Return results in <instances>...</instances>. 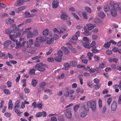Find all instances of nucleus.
Returning <instances> with one entry per match:
<instances>
[{
    "mask_svg": "<svg viewBox=\"0 0 121 121\" xmlns=\"http://www.w3.org/2000/svg\"><path fill=\"white\" fill-rule=\"evenodd\" d=\"M69 88L68 87L66 88L65 89V92H64V95L66 97H68L69 95V92L68 91L69 90Z\"/></svg>",
    "mask_w": 121,
    "mask_h": 121,
    "instance_id": "nucleus-21",
    "label": "nucleus"
},
{
    "mask_svg": "<svg viewBox=\"0 0 121 121\" xmlns=\"http://www.w3.org/2000/svg\"><path fill=\"white\" fill-rule=\"evenodd\" d=\"M8 16V14L7 13H4L1 15V17L2 18H4Z\"/></svg>",
    "mask_w": 121,
    "mask_h": 121,
    "instance_id": "nucleus-62",
    "label": "nucleus"
},
{
    "mask_svg": "<svg viewBox=\"0 0 121 121\" xmlns=\"http://www.w3.org/2000/svg\"><path fill=\"white\" fill-rule=\"evenodd\" d=\"M89 107L87 105H83L81 107V109L82 110H85L86 111H88L89 110Z\"/></svg>",
    "mask_w": 121,
    "mask_h": 121,
    "instance_id": "nucleus-28",
    "label": "nucleus"
},
{
    "mask_svg": "<svg viewBox=\"0 0 121 121\" xmlns=\"http://www.w3.org/2000/svg\"><path fill=\"white\" fill-rule=\"evenodd\" d=\"M20 101L19 100H17L16 102L14 105V109H15L18 108L20 106Z\"/></svg>",
    "mask_w": 121,
    "mask_h": 121,
    "instance_id": "nucleus-22",
    "label": "nucleus"
},
{
    "mask_svg": "<svg viewBox=\"0 0 121 121\" xmlns=\"http://www.w3.org/2000/svg\"><path fill=\"white\" fill-rule=\"evenodd\" d=\"M44 41H45L44 36L42 37L39 36L36 38L35 42H44Z\"/></svg>",
    "mask_w": 121,
    "mask_h": 121,
    "instance_id": "nucleus-10",
    "label": "nucleus"
},
{
    "mask_svg": "<svg viewBox=\"0 0 121 121\" xmlns=\"http://www.w3.org/2000/svg\"><path fill=\"white\" fill-rule=\"evenodd\" d=\"M61 18L64 20H66L67 18L68 17V15L65 13L62 12L60 16Z\"/></svg>",
    "mask_w": 121,
    "mask_h": 121,
    "instance_id": "nucleus-12",
    "label": "nucleus"
},
{
    "mask_svg": "<svg viewBox=\"0 0 121 121\" xmlns=\"http://www.w3.org/2000/svg\"><path fill=\"white\" fill-rule=\"evenodd\" d=\"M101 86V85L99 84L97 85H95L94 86V89L95 90H97Z\"/></svg>",
    "mask_w": 121,
    "mask_h": 121,
    "instance_id": "nucleus-54",
    "label": "nucleus"
},
{
    "mask_svg": "<svg viewBox=\"0 0 121 121\" xmlns=\"http://www.w3.org/2000/svg\"><path fill=\"white\" fill-rule=\"evenodd\" d=\"M66 29L64 28H61L60 29V31H59L58 34H60L64 32V31Z\"/></svg>",
    "mask_w": 121,
    "mask_h": 121,
    "instance_id": "nucleus-49",
    "label": "nucleus"
},
{
    "mask_svg": "<svg viewBox=\"0 0 121 121\" xmlns=\"http://www.w3.org/2000/svg\"><path fill=\"white\" fill-rule=\"evenodd\" d=\"M24 0H16V5H21L23 4Z\"/></svg>",
    "mask_w": 121,
    "mask_h": 121,
    "instance_id": "nucleus-15",
    "label": "nucleus"
},
{
    "mask_svg": "<svg viewBox=\"0 0 121 121\" xmlns=\"http://www.w3.org/2000/svg\"><path fill=\"white\" fill-rule=\"evenodd\" d=\"M89 43L87 42H85L82 43V45L85 48L89 49L90 48V47L89 46Z\"/></svg>",
    "mask_w": 121,
    "mask_h": 121,
    "instance_id": "nucleus-26",
    "label": "nucleus"
},
{
    "mask_svg": "<svg viewBox=\"0 0 121 121\" xmlns=\"http://www.w3.org/2000/svg\"><path fill=\"white\" fill-rule=\"evenodd\" d=\"M87 105L90 108H91L92 111H95L96 109V106L95 102L94 101H88L87 103Z\"/></svg>",
    "mask_w": 121,
    "mask_h": 121,
    "instance_id": "nucleus-2",
    "label": "nucleus"
},
{
    "mask_svg": "<svg viewBox=\"0 0 121 121\" xmlns=\"http://www.w3.org/2000/svg\"><path fill=\"white\" fill-rule=\"evenodd\" d=\"M82 14L84 18L87 19V15L85 11L83 12Z\"/></svg>",
    "mask_w": 121,
    "mask_h": 121,
    "instance_id": "nucleus-36",
    "label": "nucleus"
},
{
    "mask_svg": "<svg viewBox=\"0 0 121 121\" xmlns=\"http://www.w3.org/2000/svg\"><path fill=\"white\" fill-rule=\"evenodd\" d=\"M25 17H32L34 16V15L30 14V12L27 11L25 12Z\"/></svg>",
    "mask_w": 121,
    "mask_h": 121,
    "instance_id": "nucleus-17",
    "label": "nucleus"
},
{
    "mask_svg": "<svg viewBox=\"0 0 121 121\" xmlns=\"http://www.w3.org/2000/svg\"><path fill=\"white\" fill-rule=\"evenodd\" d=\"M42 57L41 56H37L32 58V59L33 60H37L38 59H39Z\"/></svg>",
    "mask_w": 121,
    "mask_h": 121,
    "instance_id": "nucleus-59",
    "label": "nucleus"
},
{
    "mask_svg": "<svg viewBox=\"0 0 121 121\" xmlns=\"http://www.w3.org/2000/svg\"><path fill=\"white\" fill-rule=\"evenodd\" d=\"M95 26L96 25L94 24L89 23L87 24L86 26L84 27V31L83 33L86 36L90 35L91 33L89 32V31L93 29Z\"/></svg>",
    "mask_w": 121,
    "mask_h": 121,
    "instance_id": "nucleus-1",
    "label": "nucleus"
},
{
    "mask_svg": "<svg viewBox=\"0 0 121 121\" xmlns=\"http://www.w3.org/2000/svg\"><path fill=\"white\" fill-rule=\"evenodd\" d=\"M4 115L7 117L9 118L10 117L11 114V113L9 112H7L4 113Z\"/></svg>",
    "mask_w": 121,
    "mask_h": 121,
    "instance_id": "nucleus-58",
    "label": "nucleus"
},
{
    "mask_svg": "<svg viewBox=\"0 0 121 121\" xmlns=\"http://www.w3.org/2000/svg\"><path fill=\"white\" fill-rule=\"evenodd\" d=\"M107 108L106 106H104L102 110V113L105 115H108V112H106Z\"/></svg>",
    "mask_w": 121,
    "mask_h": 121,
    "instance_id": "nucleus-19",
    "label": "nucleus"
},
{
    "mask_svg": "<svg viewBox=\"0 0 121 121\" xmlns=\"http://www.w3.org/2000/svg\"><path fill=\"white\" fill-rule=\"evenodd\" d=\"M61 49L64 52L65 54H68L69 53V51L68 49L66 47H62L61 48Z\"/></svg>",
    "mask_w": 121,
    "mask_h": 121,
    "instance_id": "nucleus-20",
    "label": "nucleus"
},
{
    "mask_svg": "<svg viewBox=\"0 0 121 121\" xmlns=\"http://www.w3.org/2000/svg\"><path fill=\"white\" fill-rule=\"evenodd\" d=\"M42 33L44 36H47L48 35L51 37L52 35V33L51 32H49V30L47 28L44 29Z\"/></svg>",
    "mask_w": 121,
    "mask_h": 121,
    "instance_id": "nucleus-4",
    "label": "nucleus"
},
{
    "mask_svg": "<svg viewBox=\"0 0 121 121\" xmlns=\"http://www.w3.org/2000/svg\"><path fill=\"white\" fill-rule=\"evenodd\" d=\"M12 26L13 28V29L11 30V32L15 33L16 32L17 30L16 25L15 24H13L12 25Z\"/></svg>",
    "mask_w": 121,
    "mask_h": 121,
    "instance_id": "nucleus-32",
    "label": "nucleus"
},
{
    "mask_svg": "<svg viewBox=\"0 0 121 121\" xmlns=\"http://www.w3.org/2000/svg\"><path fill=\"white\" fill-rule=\"evenodd\" d=\"M43 105V104L39 103L37 104V107L38 108L42 109V107Z\"/></svg>",
    "mask_w": 121,
    "mask_h": 121,
    "instance_id": "nucleus-60",
    "label": "nucleus"
},
{
    "mask_svg": "<svg viewBox=\"0 0 121 121\" xmlns=\"http://www.w3.org/2000/svg\"><path fill=\"white\" fill-rule=\"evenodd\" d=\"M58 56L59 57H61L62 58L63 55V52L61 50H60L58 52H57Z\"/></svg>",
    "mask_w": 121,
    "mask_h": 121,
    "instance_id": "nucleus-48",
    "label": "nucleus"
},
{
    "mask_svg": "<svg viewBox=\"0 0 121 121\" xmlns=\"http://www.w3.org/2000/svg\"><path fill=\"white\" fill-rule=\"evenodd\" d=\"M71 111V109L70 108H68L67 109L65 116L67 118H70L71 117L72 114Z\"/></svg>",
    "mask_w": 121,
    "mask_h": 121,
    "instance_id": "nucleus-8",
    "label": "nucleus"
},
{
    "mask_svg": "<svg viewBox=\"0 0 121 121\" xmlns=\"http://www.w3.org/2000/svg\"><path fill=\"white\" fill-rule=\"evenodd\" d=\"M96 43L95 41H93L91 44L90 45H89L90 47V48H92L94 47V48H96V46H95L96 44Z\"/></svg>",
    "mask_w": 121,
    "mask_h": 121,
    "instance_id": "nucleus-37",
    "label": "nucleus"
},
{
    "mask_svg": "<svg viewBox=\"0 0 121 121\" xmlns=\"http://www.w3.org/2000/svg\"><path fill=\"white\" fill-rule=\"evenodd\" d=\"M64 67L63 68L64 69L68 70L70 67V65L68 63H65L64 64Z\"/></svg>",
    "mask_w": 121,
    "mask_h": 121,
    "instance_id": "nucleus-24",
    "label": "nucleus"
},
{
    "mask_svg": "<svg viewBox=\"0 0 121 121\" xmlns=\"http://www.w3.org/2000/svg\"><path fill=\"white\" fill-rule=\"evenodd\" d=\"M37 81L36 80L33 79L31 82V84L33 87H35L37 84Z\"/></svg>",
    "mask_w": 121,
    "mask_h": 121,
    "instance_id": "nucleus-25",
    "label": "nucleus"
},
{
    "mask_svg": "<svg viewBox=\"0 0 121 121\" xmlns=\"http://www.w3.org/2000/svg\"><path fill=\"white\" fill-rule=\"evenodd\" d=\"M98 36L96 35H93L92 36V39L94 40L97 39L98 38Z\"/></svg>",
    "mask_w": 121,
    "mask_h": 121,
    "instance_id": "nucleus-50",
    "label": "nucleus"
},
{
    "mask_svg": "<svg viewBox=\"0 0 121 121\" xmlns=\"http://www.w3.org/2000/svg\"><path fill=\"white\" fill-rule=\"evenodd\" d=\"M99 16L101 18H104L105 16V14L103 12H101L99 14Z\"/></svg>",
    "mask_w": 121,
    "mask_h": 121,
    "instance_id": "nucleus-33",
    "label": "nucleus"
},
{
    "mask_svg": "<svg viewBox=\"0 0 121 121\" xmlns=\"http://www.w3.org/2000/svg\"><path fill=\"white\" fill-rule=\"evenodd\" d=\"M112 99L111 98H109L107 100V103L108 104L110 105L111 101Z\"/></svg>",
    "mask_w": 121,
    "mask_h": 121,
    "instance_id": "nucleus-64",
    "label": "nucleus"
},
{
    "mask_svg": "<svg viewBox=\"0 0 121 121\" xmlns=\"http://www.w3.org/2000/svg\"><path fill=\"white\" fill-rule=\"evenodd\" d=\"M4 92L7 95H9L10 94L11 92L8 89H5L4 90Z\"/></svg>",
    "mask_w": 121,
    "mask_h": 121,
    "instance_id": "nucleus-41",
    "label": "nucleus"
},
{
    "mask_svg": "<svg viewBox=\"0 0 121 121\" xmlns=\"http://www.w3.org/2000/svg\"><path fill=\"white\" fill-rule=\"evenodd\" d=\"M87 115V112L85 111H83L81 112L80 114L81 117H85Z\"/></svg>",
    "mask_w": 121,
    "mask_h": 121,
    "instance_id": "nucleus-29",
    "label": "nucleus"
},
{
    "mask_svg": "<svg viewBox=\"0 0 121 121\" xmlns=\"http://www.w3.org/2000/svg\"><path fill=\"white\" fill-rule=\"evenodd\" d=\"M12 101L11 100H10L8 103V108L9 109H12L13 107V104L12 103Z\"/></svg>",
    "mask_w": 121,
    "mask_h": 121,
    "instance_id": "nucleus-18",
    "label": "nucleus"
},
{
    "mask_svg": "<svg viewBox=\"0 0 121 121\" xmlns=\"http://www.w3.org/2000/svg\"><path fill=\"white\" fill-rule=\"evenodd\" d=\"M106 54L108 55H110L112 53V52L111 50H108L106 51Z\"/></svg>",
    "mask_w": 121,
    "mask_h": 121,
    "instance_id": "nucleus-51",
    "label": "nucleus"
},
{
    "mask_svg": "<svg viewBox=\"0 0 121 121\" xmlns=\"http://www.w3.org/2000/svg\"><path fill=\"white\" fill-rule=\"evenodd\" d=\"M59 3V1L57 0H55L52 3V7L53 8H56L58 7Z\"/></svg>",
    "mask_w": 121,
    "mask_h": 121,
    "instance_id": "nucleus-11",
    "label": "nucleus"
},
{
    "mask_svg": "<svg viewBox=\"0 0 121 121\" xmlns=\"http://www.w3.org/2000/svg\"><path fill=\"white\" fill-rule=\"evenodd\" d=\"M35 67L37 68L38 70L41 71H43L45 70V65L41 63L37 64L35 65Z\"/></svg>",
    "mask_w": 121,
    "mask_h": 121,
    "instance_id": "nucleus-3",
    "label": "nucleus"
},
{
    "mask_svg": "<svg viewBox=\"0 0 121 121\" xmlns=\"http://www.w3.org/2000/svg\"><path fill=\"white\" fill-rule=\"evenodd\" d=\"M117 108V104L115 102H113L111 105V108L113 111H115Z\"/></svg>",
    "mask_w": 121,
    "mask_h": 121,
    "instance_id": "nucleus-14",
    "label": "nucleus"
},
{
    "mask_svg": "<svg viewBox=\"0 0 121 121\" xmlns=\"http://www.w3.org/2000/svg\"><path fill=\"white\" fill-rule=\"evenodd\" d=\"M95 22L97 23H100L102 22V21L100 19L96 18L94 19Z\"/></svg>",
    "mask_w": 121,
    "mask_h": 121,
    "instance_id": "nucleus-40",
    "label": "nucleus"
},
{
    "mask_svg": "<svg viewBox=\"0 0 121 121\" xmlns=\"http://www.w3.org/2000/svg\"><path fill=\"white\" fill-rule=\"evenodd\" d=\"M43 115L42 112H40L37 113L36 115L35 116L37 117H41Z\"/></svg>",
    "mask_w": 121,
    "mask_h": 121,
    "instance_id": "nucleus-47",
    "label": "nucleus"
},
{
    "mask_svg": "<svg viewBox=\"0 0 121 121\" xmlns=\"http://www.w3.org/2000/svg\"><path fill=\"white\" fill-rule=\"evenodd\" d=\"M49 51L46 53L47 55L50 54L53 51V49L52 48H49Z\"/></svg>",
    "mask_w": 121,
    "mask_h": 121,
    "instance_id": "nucleus-44",
    "label": "nucleus"
},
{
    "mask_svg": "<svg viewBox=\"0 0 121 121\" xmlns=\"http://www.w3.org/2000/svg\"><path fill=\"white\" fill-rule=\"evenodd\" d=\"M9 37L11 39L13 40L14 42H17L18 40L15 39L17 38L15 34L13 35H9Z\"/></svg>",
    "mask_w": 121,
    "mask_h": 121,
    "instance_id": "nucleus-13",
    "label": "nucleus"
},
{
    "mask_svg": "<svg viewBox=\"0 0 121 121\" xmlns=\"http://www.w3.org/2000/svg\"><path fill=\"white\" fill-rule=\"evenodd\" d=\"M104 10L105 12H108L110 10V7L109 6L107 5L104 6Z\"/></svg>",
    "mask_w": 121,
    "mask_h": 121,
    "instance_id": "nucleus-31",
    "label": "nucleus"
},
{
    "mask_svg": "<svg viewBox=\"0 0 121 121\" xmlns=\"http://www.w3.org/2000/svg\"><path fill=\"white\" fill-rule=\"evenodd\" d=\"M15 112L18 116H21V113L20 112V110L19 109H16L15 110Z\"/></svg>",
    "mask_w": 121,
    "mask_h": 121,
    "instance_id": "nucleus-53",
    "label": "nucleus"
},
{
    "mask_svg": "<svg viewBox=\"0 0 121 121\" xmlns=\"http://www.w3.org/2000/svg\"><path fill=\"white\" fill-rule=\"evenodd\" d=\"M111 45L110 42H107L105 43L103 45L104 47L106 48H109Z\"/></svg>",
    "mask_w": 121,
    "mask_h": 121,
    "instance_id": "nucleus-34",
    "label": "nucleus"
},
{
    "mask_svg": "<svg viewBox=\"0 0 121 121\" xmlns=\"http://www.w3.org/2000/svg\"><path fill=\"white\" fill-rule=\"evenodd\" d=\"M33 43V40L32 39H29L28 41L26 42V47L27 48H30Z\"/></svg>",
    "mask_w": 121,
    "mask_h": 121,
    "instance_id": "nucleus-9",
    "label": "nucleus"
},
{
    "mask_svg": "<svg viewBox=\"0 0 121 121\" xmlns=\"http://www.w3.org/2000/svg\"><path fill=\"white\" fill-rule=\"evenodd\" d=\"M59 36L58 35L55 34L53 36V40L55 39V40H57L59 38Z\"/></svg>",
    "mask_w": 121,
    "mask_h": 121,
    "instance_id": "nucleus-57",
    "label": "nucleus"
},
{
    "mask_svg": "<svg viewBox=\"0 0 121 121\" xmlns=\"http://www.w3.org/2000/svg\"><path fill=\"white\" fill-rule=\"evenodd\" d=\"M109 5L111 7L116 9L119 8V6L117 4L115 3L114 2L112 1L110 2Z\"/></svg>",
    "mask_w": 121,
    "mask_h": 121,
    "instance_id": "nucleus-6",
    "label": "nucleus"
},
{
    "mask_svg": "<svg viewBox=\"0 0 121 121\" xmlns=\"http://www.w3.org/2000/svg\"><path fill=\"white\" fill-rule=\"evenodd\" d=\"M7 84L8 87H12V83L11 82L8 81L7 82Z\"/></svg>",
    "mask_w": 121,
    "mask_h": 121,
    "instance_id": "nucleus-56",
    "label": "nucleus"
},
{
    "mask_svg": "<svg viewBox=\"0 0 121 121\" xmlns=\"http://www.w3.org/2000/svg\"><path fill=\"white\" fill-rule=\"evenodd\" d=\"M33 36H36L38 34V30L36 29H34L32 32Z\"/></svg>",
    "mask_w": 121,
    "mask_h": 121,
    "instance_id": "nucleus-23",
    "label": "nucleus"
},
{
    "mask_svg": "<svg viewBox=\"0 0 121 121\" xmlns=\"http://www.w3.org/2000/svg\"><path fill=\"white\" fill-rule=\"evenodd\" d=\"M25 8V7L23 6H22L20 7H19L17 9V11L18 12H20L21 11Z\"/></svg>",
    "mask_w": 121,
    "mask_h": 121,
    "instance_id": "nucleus-55",
    "label": "nucleus"
},
{
    "mask_svg": "<svg viewBox=\"0 0 121 121\" xmlns=\"http://www.w3.org/2000/svg\"><path fill=\"white\" fill-rule=\"evenodd\" d=\"M85 9L86 11L88 13H91V10L90 8L88 7H86L85 8Z\"/></svg>",
    "mask_w": 121,
    "mask_h": 121,
    "instance_id": "nucleus-52",
    "label": "nucleus"
},
{
    "mask_svg": "<svg viewBox=\"0 0 121 121\" xmlns=\"http://www.w3.org/2000/svg\"><path fill=\"white\" fill-rule=\"evenodd\" d=\"M105 67V62H103L99 65V67L102 69H103Z\"/></svg>",
    "mask_w": 121,
    "mask_h": 121,
    "instance_id": "nucleus-35",
    "label": "nucleus"
},
{
    "mask_svg": "<svg viewBox=\"0 0 121 121\" xmlns=\"http://www.w3.org/2000/svg\"><path fill=\"white\" fill-rule=\"evenodd\" d=\"M87 85L89 87H91L92 85V82L90 81H88L87 82Z\"/></svg>",
    "mask_w": 121,
    "mask_h": 121,
    "instance_id": "nucleus-63",
    "label": "nucleus"
},
{
    "mask_svg": "<svg viewBox=\"0 0 121 121\" xmlns=\"http://www.w3.org/2000/svg\"><path fill=\"white\" fill-rule=\"evenodd\" d=\"M26 36L27 38H30L33 37V36L31 31H30L27 33Z\"/></svg>",
    "mask_w": 121,
    "mask_h": 121,
    "instance_id": "nucleus-27",
    "label": "nucleus"
},
{
    "mask_svg": "<svg viewBox=\"0 0 121 121\" xmlns=\"http://www.w3.org/2000/svg\"><path fill=\"white\" fill-rule=\"evenodd\" d=\"M62 57H60L57 56L55 58V60L58 62H60L61 61Z\"/></svg>",
    "mask_w": 121,
    "mask_h": 121,
    "instance_id": "nucleus-42",
    "label": "nucleus"
},
{
    "mask_svg": "<svg viewBox=\"0 0 121 121\" xmlns=\"http://www.w3.org/2000/svg\"><path fill=\"white\" fill-rule=\"evenodd\" d=\"M118 60L117 59L115 58H110L109 59V61L110 62L113 61L117 63Z\"/></svg>",
    "mask_w": 121,
    "mask_h": 121,
    "instance_id": "nucleus-30",
    "label": "nucleus"
},
{
    "mask_svg": "<svg viewBox=\"0 0 121 121\" xmlns=\"http://www.w3.org/2000/svg\"><path fill=\"white\" fill-rule=\"evenodd\" d=\"M118 9L113 8L111 9L110 10L111 14L113 17H115L117 15V11H118Z\"/></svg>",
    "mask_w": 121,
    "mask_h": 121,
    "instance_id": "nucleus-7",
    "label": "nucleus"
},
{
    "mask_svg": "<svg viewBox=\"0 0 121 121\" xmlns=\"http://www.w3.org/2000/svg\"><path fill=\"white\" fill-rule=\"evenodd\" d=\"M44 92L50 95H51L52 94V91L50 89H46L44 91Z\"/></svg>",
    "mask_w": 121,
    "mask_h": 121,
    "instance_id": "nucleus-38",
    "label": "nucleus"
},
{
    "mask_svg": "<svg viewBox=\"0 0 121 121\" xmlns=\"http://www.w3.org/2000/svg\"><path fill=\"white\" fill-rule=\"evenodd\" d=\"M94 61L95 62H98L100 60V57L95 55L94 56Z\"/></svg>",
    "mask_w": 121,
    "mask_h": 121,
    "instance_id": "nucleus-43",
    "label": "nucleus"
},
{
    "mask_svg": "<svg viewBox=\"0 0 121 121\" xmlns=\"http://www.w3.org/2000/svg\"><path fill=\"white\" fill-rule=\"evenodd\" d=\"M16 46L15 47V48L16 49H18L20 48L22 46L21 43L20 42H16Z\"/></svg>",
    "mask_w": 121,
    "mask_h": 121,
    "instance_id": "nucleus-39",
    "label": "nucleus"
},
{
    "mask_svg": "<svg viewBox=\"0 0 121 121\" xmlns=\"http://www.w3.org/2000/svg\"><path fill=\"white\" fill-rule=\"evenodd\" d=\"M54 60V58L52 57H49L47 59L48 61L50 62H52Z\"/></svg>",
    "mask_w": 121,
    "mask_h": 121,
    "instance_id": "nucleus-61",
    "label": "nucleus"
},
{
    "mask_svg": "<svg viewBox=\"0 0 121 121\" xmlns=\"http://www.w3.org/2000/svg\"><path fill=\"white\" fill-rule=\"evenodd\" d=\"M80 107V105L79 104H77L76 105L73 107V109L74 111L75 112L78 110Z\"/></svg>",
    "mask_w": 121,
    "mask_h": 121,
    "instance_id": "nucleus-46",
    "label": "nucleus"
},
{
    "mask_svg": "<svg viewBox=\"0 0 121 121\" xmlns=\"http://www.w3.org/2000/svg\"><path fill=\"white\" fill-rule=\"evenodd\" d=\"M44 38L45 40L44 42H46L47 43L51 44L53 43L54 40L52 38H49L47 36H44Z\"/></svg>",
    "mask_w": 121,
    "mask_h": 121,
    "instance_id": "nucleus-5",
    "label": "nucleus"
},
{
    "mask_svg": "<svg viewBox=\"0 0 121 121\" xmlns=\"http://www.w3.org/2000/svg\"><path fill=\"white\" fill-rule=\"evenodd\" d=\"M11 43V41L10 40H7L4 41V44L6 47H8Z\"/></svg>",
    "mask_w": 121,
    "mask_h": 121,
    "instance_id": "nucleus-16",
    "label": "nucleus"
},
{
    "mask_svg": "<svg viewBox=\"0 0 121 121\" xmlns=\"http://www.w3.org/2000/svg\"><path fill=\"white\" fill-rule=\"evenodd\" d=\"M77 62L75 61H71L70 63V65L73 66H75L77 65Z\"/></svg>",
    "mask_w": 121,
    "mask_h": 121,
    "instance_id": "nucleus-45",
    "label": "nucleus"
}]
</instances>
